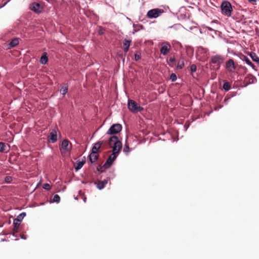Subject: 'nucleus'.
<instances>
[{
  "label": "nucleus",
  "mask_w": 259,
  "mask_h": 259,
  "mask_svg": "<svg viewBox=\"0 0 259 259\" xmlns=\"http://www.w3.org/2000/svg\"><path fill=\"white\" fill-rule=\"evenodd\" d=\"M57 127H55L51 130L48 136L49 140L52 143H55L57 141Z\"/></svg>",
  "instance_id": "obj_13"
},
{
  "label": "nucleus",
  "mask_w": 259,
  "mask_h": 259,
  "mask_svg": "<svg viewBox=\"0 0 259 259\" xmlns=\"http://www.w3.org/2000/svg\"><path fill=\"white\" fill-rule=\"evenodd\" d=\"M137 30H135V31H137V30H138V27H137Z\"/></svg>",
  "instance_id": "obj_43"
},
{
  "label": "nucleus",
  "mask_w": 259,
  "mask_h": 259,
  "mask_svg": "<svg viewBox=\"0 0 259 259\" xmlns=\"http://www.w3.org/2000/svg\"><path fill=\"white\" fill-rule=\"evenodd\" d=\"M225 68L230 72H234L235 71L236 66L232 59H230L226 62Z\"/></svg>",
  "instance_id": "obj_10"
},
{
  "label": "nucleus",
  "mask_w": 259,
  "mask_h": 259,
  "mask_svg": "<svg viewBox=\"0 0 259 259\" xmlns=\"http://www.w3.org/2000/svg\"><path fill=\"white\" fill-rule=\"evenodd\" d=\"M29 8L36 14L40 13L43 10V7L39 3L35 2L31 4Z\"/></svg>",
  "instance_id": "obj_11"
},
{
  "label": "nucleus",
  "mask_w": 259,
  "mask_h": 259,
  "mask_svg": "<svg viewBox=\"0 0 259 259\" xmlns=\"http://www.w3.org/2000/svg\"><path fill=\"white\" fill-rule=\"evenodd\" d=\"M85 162V160H82V161H78L74 165V168L75 169V171H77L79 169H80L82 166L84 165V164Z\"/></svg>",
  "instance_id": "obj_19"
},
{
  "label": "nucleus",
  "mask_w": 259,
  "mask_h": 259,
  "mask_svg": "<svg viewBox=\"0 0 259 259\" xmlns=\"http://www.w3.org/2000/svg\"><path fill=\"white\" fill-rule=\"evenodd\" d=\"M99 157L98 153H95V152H91L89 156V160L91 163H93L96 160H98Z\"/></svg>",
  "instance_id": "obj_15"
},
{
  "label": "nucleus",
  "mask_w": 259,
  "mask_h": 259,
  "mask_svg": "<svg viewBox=\"0 0 259 259\" xmlns=\"http://www.w3.org/2000/svg\"><path fill=\"white\" fill-rule=\"evenodd\" d=\"M26 214L25 212H22L20 213L16 218L13 221V235H14L15 233H17L18 232V228L20 226V223L23 218L26 216Z\"/></svg>",
  "instance_id": "obj_2"
},
{
  "label": "nucleus",
  "mask_w": 259,
  "mask_h": 259,
  "mask_svg": "<svg viewBox=\"0 0 259 259\" xmlns=\"http://www.w3.org/2000/svg\"><path fill=\"white\" fill-rule=\"evenodd\" d=\"M221 10L224 15L227 16H231L232 7L230 2L228 1L223 2L221 5Z\"/></svg>",
  "instance_id": "obj_3"
},
{
  "label": "nucleus",
  "mask_w": 259,
  "mask_h": 259,
  "mask_svg": "<svg viewBox=\"0 0 259 259\" xmlns=\"http://www.w3.org/2000/svg\"><path fill=\"white\" fill-rule=\"evenodd\" d=\"M104 168V167L103 166H101V165H99L97 167V170L100 173L103 172L104 171V170L103 169Z\"/></svg>",
  "instance_id": "obj_31"
},
{
  "label": "nucleus",
  "mask_w": 259,
  "mask_h": 259,
  "mask_svg": "<svg viewBox=\"0 0 259 259\" xmlns=\"http://www.w3.org/2000/svg\"><path fill=\"white\" fill-rule=\"evenodd\" d=\"M108 144L112 148V153L118 154L122 148V143L116 136H112L109 139Z\"/></svg>",
  "instance_id": "obj_1"
},
{
  "label": "nucleus",
  "mask_w": 259,
  "mask_h": 259,
  "mask_svg": "<svg viewBox=\"0 0 259 259\" xmlns=\"http://www.w3.org/2000/svg\"><path fill=\"white\" fill-rule=\"evenodd\" d=\"M42 188L46 190H49L51 189V186L49 184L45 183L43 185Z\"/></svg>",
  "instance_id": "obj_33"
},
{
  "label": "nucleus",
  "mask_w": 259,
  "mask_h": 259,
  "mask_svg": "<svg viewBox=\"0 0 259 259\" xmlns=\"http://www.w3.org/2000/svg\"><path fill=\"white\" fill-rule=\"evenodd\" d=\"M170 79L172 81H174L177 79L176 75L174 73H172L170 76Z\"/></svg>",
  "instance_id": "obj_35"
},
{
  "label": "nucleus",
  "mask_w": 259,
  "mask_h": 259,
  "mask_svg": "<svg viewBox=\"0 0 259 259\" xmlns=\"http://www.w3.org/2000/svg\"><path fill=\"white\" fill-rule=\"evenodd\" d=\"M190 70L192 72H194L196 71V66L194 64H192L190 66Z\"/></svg>",
  "instance_id": "obj_34"
},
{
  "label": "nucleus",
  "mask_w": 259,
  "mask_h": 259,
  "mask_svg": "<svg viewBox=\"0 0 259 259\" xmlns=\"http://www.w3.org/2000/svg\"><path fill=\"white\" fill-rule=\"evenodd\" d=\"M249 55L251 59L259 65V57L255 53L252 52H250L249 54Z\"/></svg>",
  "instance_id": "obj_18"
},
{
  "label": "nucleus",
  "mask_w": 259,
  "mask_h": 259,
  "mask_svg": "<svg viewBox=\"0 0 259 259\" xmlns=\"http://www.w3.org/2000/svg\"><path fill=\"white\" fill-rule=\"evenodd\" d=\"M164 13V10L161 9H153L148 11L147 16L148 18L152 19L156 18Z\"/></svg>",
  "instance_id": "obj_4"
},
{
  "label": "nucleus",
  "mask_w": 259,
  "mask_h": 259,
  "mask_svg": "<svg viewBox=\"0 0 259 259\" xmlns=\"http://www.w3.org/2000/svg\"><path fill=\"white\" fill-rule=\"evenodd\" d=\"M207 28H208V30H212V28H210V27H207Z\"/></svg>",
  "instance_id": "obj_42"
},
{
  "label": "nucleus",
  "mask_w": 259,
  "mask_h": 259,
  "mask_svg": "<svg viewBox=\"0 0 259 259\" xmlns=\"http://www.w3.org/2000/svg\"><path fill=\"white\" fill-rule=\"evenodd\" d=\"M48 61V54L46 52H44L42 53V56L40 59V62L41 64L43 65H45Z\"/></svg>",
  "instance_id": "obj_17"
},
{
  "label": "nucleus",
  "mask_w": 259,
  "mask_h": 259,
  "mask_svg": "<svg viewBox=\"0 0 259 259\" xmlns=\"http://www.w3.org/2000/svg\"><path fill=\"white\" fill-rule=\"evenodd\" d=\"M105 29L102 26H99L98 34L100 35H103L104 33Z\"/></svg>",
  "instance_id": "obj_29"
},
{
  "label": "nucleus",
  "mask_w": 259,
  "mask_h": 259,
  "mask_svg": "<svg viewBox=\"0 0 259 259\" xmlns=\"http://www.w3.org/2000/svg\"><path fill=\"white\" fill-rule=\"evenodd\" d=\"M121 130L122 126L120 124H113L110 126L107 131V134L108 135L114 136V135L119 133L121 131Z\"/></svg>",
  "instance_id": "obj_6"
},
{
  "label": "nucleus",
  "mask_w": 259,
  "mask_h": 259,
  "mask_svg": "<svg viewBox=\"0 0 259 259\" xmlns=\"http://www.w3.org/2000/svg\"><path fill=\"white\" fill-rule=\"evenodd\" d=\"M131 111L133 113H137L143 110V108L140 106L135 101L131 100Z\"/></svg>",
  "instance_id": "obj_12"
},
{
  "label": "nucleus",
  "mask_w": 259,
  "mask_h": 259,
  "mask_svg": "<svg viewBox=\"0 0 259 259\" xmlns=\"http://www.w3.org/2000/svg\"><path fill=\"white\" fill-rule=\"evenodd\" d=\"M130 47V40L125 39L123 44L124 51L126 53L128 51Z\"/></svg>",
  "instance_id": "obj_23"
},
{
  "label": "nucleus",
  "mask_w": 259,
  "mask_h": 259,
  "mask_svg": "<svg viewBox=\"0 0 259 259\" xmlns=\"http://www.w3.org/2000/svg\"><path fill=\"white\" fill-rule=\"evenodd\" d=\"M18 157L16 154H11L9 157V161L12 164H14L17 161Z\"/></svg>",
  "instance_id": "obj_20"
},
{
  "label": "nucleus",
  "mask_w": 259,
  "mask_h": 259,
  "mask_svg": "<svg viewBox=\"0 0 259 259\" xmlns=\"http://www.w3.org/2000/svg\"><path fill=\"white\" fill-rule=\"evenodd\" d=\"M60 196L58 194H55L53 196V201L55 202L58 203V202H60Z\"/></svg>",
  "instance_id": "obj_28"
},
{
  "label": "nucleus",
  "mask_w": 259,
  "mask_h": 259,
  "mask_svg": "<svg viewBox=\"0 0 259 259\" xmlns=\"http://www.w3.org/2000/svg\"><path fill=\"white\" fill-rule=\"evenodd\" d=\"M184 62L185 60L184 58L181 57L178 62L177 68L179 69H182L185 65Z\"/></svg>",
  "instance_id": "obj_22"
},
{
  "label": "nucleus",
  "mask_w": 259,
  "mask_h": 259,
  "mask_svg": "<svg viewBox=\"0 0 259 259\" xmlns=\"http://www.w3.org/2000/svg\"><path fill=\"white\" fill-rule=\"evenodd\" d=\"M141 58L140 55L136 54L135 55V59L136 61L139 60Z\"/></svg>",
  "instance_id": "obj_36"
},
{
  "label": "nucleus",
  "mask_w": 259,
  "mask_h": 259,
  "mask_svg": "<svg viewBox=\"0 0 259 259\" xmlns=\"http://www.w3.org/2000/svg\"><path fill=\"white\" fill-rule=\"evenodd\" d=\"M130 150V147L128 144L127 142V140H126V143L125 144L124 147L123 148V151L125 152H128Z\"/></svg>",
  "instance_id": "obj_32"
},
{
  "label": "nucleus",
  "mask_w": 259,
  "mask_h": 259,
  "mask_svg": "<svg viewBox=\"0 0 259 259\" xmlns=\"http://www.w3.org/2000/svg\"><path fill=\"white\" fill-rule=\"evenodd\" d=\"M142 28V25H138V30H140V29Z\"/></svg>",
  "instance_id": "obj_41"
},
{
  "label": "nucleus",
  "mask_w": 259,
  "mask_h": 259,
  "mask_svg": "<svg viewBox=\"0 0 259 259\" xmlns=\"http://www.w3.org/2000/svg\"><path fill=\"white\" fill-rule=\"evenodd\" d=\"M160 45L161 46L160 50L161 54L163 56L167 55L171 50V46L170 43L167 41H163L161 42Z\"/></svg>",
  "instance_id": "obj_5"
},
{
  "label": "nucleus",
  "mask_w": 259,
  "mask_h": 259,
  "mask_svg": "<svg viewBox=\"0 0 259 259\" xmlns=\"http://www.w3.org/2000/svg\"><path fill=\"white\" fill-rule=\"evenodd\" d=\"M72 149V144L70 143L68 139H64L62 141L61 143V146L60 148V150L63 149L65 152H70Z\"/></svg>",
  "instance_id": "obj_8"
},
{
  "label": "nucleus",
  "mask_w": 259,
  "mask_h": 259,
  "mask_svg": "<svg viewBox=\"0 0 259 259\" xmlns=\"http://www.w3.org/2000/svg\"><path fill=\"white\" fill-rule=\"evenodd\" d=\"M108 180H109L110 178H107V179H104L102 181H99L98 183L95 182L94 184L96 185L97 188L99 190H101L103 189L105 187V185L107 184Z\"/></svg>",
  "instance_id": "obj_14"
},
{
  "label": "nucleus",
  "mask_w": 259,
  "mask_h": 259,
  "mask_svg": "<svg viewBox=\"0 0 259 259\" xmlns=\"http://www.w3.org/2000/svg\"><path fill=\"white\" fill-rule=\"evenodd\" d=\"M223 89L226 91H228L231 89V84L228 81H225L224 83Z\"/></svg>",
  "instance_id": "obj_27"
},
{
  "label": "nucleus",
  "mask_w": 259,
  "mask_h": 259,
  "mask_svg": "<svg viewBox=\"0 0 259 259\" xmlns=\"http://www.w3.org/2000/svg\"><path fill=\"white\" fill-rule=\"evenodd\" d=\"M224 60V58L221 55H216L211 57L210 63L217 64L218 69H219L221 65L223 63Z\"/></svg>",
  "instance_id": "obj_7"
},
{
  "label": "nucleus",
  "mask_w": 259,
  "mask_h": 259,
  "mask_svg": "<svg viewBox=\"0 0 259 259\" xmlns=\"http://www.w3.org/2000/svg\"><path fill=\"white\" fill-rule=\"evenodd\" d=\"M18 44L19 39L18 38H14L11 40L9 45L11 48H13L17 46Z\"/></svg>",
  "instance_id": "obj_21"
},
{
  "label": "nucleus",
  "mask_w": 259,
  "mask_h": 259,
  "mask_svg": "<svg viewBox=\"0 0 259 259\" xmlns=\"http://www.w3.org/2000/svg\"><path fill=\"white\" fill-rule=\"evenodd\" d=\"M249 2H256V0H248Z\"/></svg>",
  "instance_id": "obj_40"
},
{
  "label": "nucleus",
  "mask_w": 259,
  "mask_h": 259,
  "mask_svg": "<svg viewBox=\"0 0 259 259\" xmlns=\"http://www.w3.org/2000/svg\"><path fill=\"white\" fill-rule=\"evenodd\" d=\"M130 99H128L127 100V108L130 110Z\"/></svg>",
  "instance_id": "obj_39"
},
{
  "label": "nucleus",
  "mask_w": 259,
  "mask_h": 259,
  "mask_svg": "<svg viewBox=\"0 0 259 259\" xmlns=\"http://www.w3.org/2000/svg\"><path fill=\"white\" fill-rule=\"evenodd\" d=\"M103 141H100L96 143L92 149V152H95V153H98V150L100 148L101 145L103 144Z\"/></svg>",
  "instance_id": "obj_16"
},
{
  "label": "nucleus",
  "mask_w": 259,
  "mask_h": 259,
  "mask_svg": "<svg viewBox=\"0 0 259 259\" xmlns=\"http://www.w3.org/2000/svg\"><path fill=\"white\" fill-rule=\"evenodd\" d=\"M68 85L67 84H65L64 87H63L60 90V92L62 95L65 96L68 92Z\"/></svg>",
  "instance_id": "obj_26"
},
{
  "label": "nucleus",
  "mask_w": 259,
  "mask_h": 259,
  "mask_svg": "<svg viewBox=\"0 0 259 259\" xmlns=\"http://www.w3.org/2000/svg\"><path fill=\"white\" fill-rule=\"evenodd\" d=\"M117 156L115 153H112L111 155H109L104 164L103 165V167L104 168H110L113 164V161L116 158Z\"/></svg>",
  "instance_id": "obj_9"
},
{
  "label": "nucleus",
  "mask_w": 259,
  "mask_h": 259,
  "mask_svg": "<svg viewBox=\"0 0 259 259\" xmlns=\"http://www.w3.org/2000/svg\"><path fill=\"white\" fill-rule=\"evenodd\" d=\"M9 149H6V145L5 143L0 142V152L7 153Z\"/></svg>",
  "instance_id": "obj_24"
},
{
  "label": "nucleus",
  "mask_w": 259,
  "mask_h": 259,
  "mask_svg": "<svg viewBox=\"0 0 259 259\" xmlns=\"http://www.w3.org/2000/svg\"><path fill=\"white\" fill-rule=\"evenodd\" d=\"M20 237H21V238H22L23 239H26V236L24 235V234L21 235Z\"/></svg>",
  "instance_id": "obj_38"
},
{
  "label": "nucleus",
  "mask_w": 259,
  "mask_h": 259,
  "mask_svg": "<svg viewBox=\"0 0 259 259\" xmlns=\"http://www.w3.org/2000/svg\"><path fill=\"white\" fill-rule=\"evenodd\" d=\"M169 61L171 63L172 62H174L175 61V58L172 57V58H169Z\"/></svg>",
  "instance_id": "obj_37"
},
{
  "label": "nucleus",
  "mask_w": 259,
  "mask_h": 259,
  "mask_svg": "<svg viewBox=\"0 0 259 259\" xmlns=\"http://www.w3.org/2000/svg\"><path fill=\"white\" fill-rule=\"evenodd\" d=\"M244 61L246 62V63L251 66L252 69H255V65L250 61V60L246 56H244Z\"/></svg>",
  "instance_id": "obj_25"
},
{
  "label": "nucleus",
  "mask_w": 259,
  "mask_h": 259,
  "mask_svg": "<svg viewBox=\"0 0 259 259\" xmlns=\"http://www.w3.org/2000/svg\"><path fill=\"white\" fill-rule=\"evenodd\" d=\"M13 180V178L11 176H6L5 178V182L7 183H11Z\"/></svg>",
  "instance_id": "obj_30"
}]
</instances>
